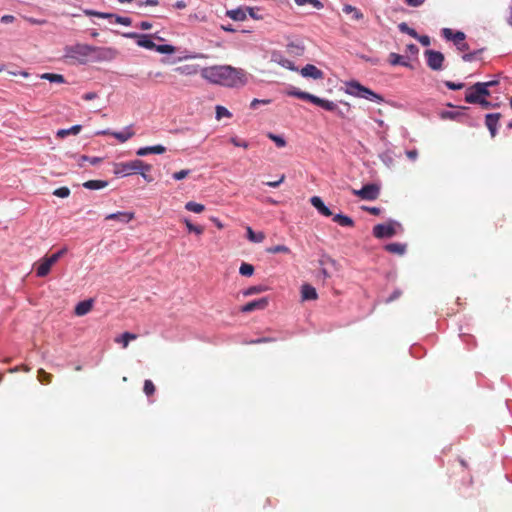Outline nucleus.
<instances>
[{"instance_id":"nucleus-28","label":"nucleus","mask_w":512,"mask_h":512,"mask_svg":"<svg viewBox=\"0 0 512 512\" xmlns=\"http://www.w3.org/2000/svg\"><path fill=\"white\" fill-rule=\"evenodd\" d=\"M52 266V263H50L46 256L43 257L36 267V275L41 278L46 277L50 273Z\"/></svg>"},{"instance_id":"nucleus-25","label":"nucleus","mask_w":512,"mask_h":512,"mask_svg":"<svg viewBox=\"0 0 512 512\" xmlns=\"http://www.w3.org/2000/svg\"><path fill=\"white\" fill-rule=\"evenodd\" d=\"M331 217L332 220L341 227H353L355 225V221L353 220V218L342 212L336 214L333 213Z\"/></svg>"},{"instance_id":"nucleus-19","label":"nucleus","mask_w":512,"mask_h":512,"mask_svg":"<svg viewBox=\"0 0 512 512\" xmlns=\"http://www.w3.org/2000/svg\"><path fill=\"white\" fill-rule=\"evenodd\" d=\"M166 150H167V148L164 145L156 144V145H151V146L140 147L136 150L135 153L138 157H145L150 154L161 155V154L165 153Z\"/></svg>"},{"instance_id":"nucleus-61","label":"nucleus","mask_w":512,"mask_h":512,"mask_svg":"<svg viewBox=\"0 0 512 512\" xmlns=\"http://www.w3.org/2000/svg\"><path fill=\"white\" fill-rule=\"evenodd\" d=\"M230 143L234 145L235 147H242L247 148L249 146L248 142L245 140L240 139L237 136H233L230 138Z\"/></svg>"},{"instance_id":"nucleus-30","label":"nucleus","mask_w":512,"mask_h":512,"mask_svg":"<svg viewBox=\"0 0 512 512\" xmlns=\"http://www.w3.org/2000/svg\"><path fill=\"white\" fill-rule=\"evenodd\" d=\"M366 100L377 103V104L387 103L393 107H397L395 102L387 101L382 94L372 90L371 88L369 89Z\"/></svg>"},{"instance_id":"nucleus-58","label":"nucleus","mask_w":512,"mask_h":512,"mask_svg":"<svg viewBox=\"0 0 512 512\" xmlns=\"http://www.w3.org/2000/svg\"><path fill=\"white\" fill-rule=\"evenodd\" d=\"M156 388H155V385L154 383L150 380V379H146L144 381V385H143V391L144 393L147 395V396H151L154 394Z\"/></svg>"},{"instance_id":"nucleus-37","label":"nucleus","mask_w":512,"mask_h":512,"mask_svg":"<svg viewBox=\"0 0 512 512\" xmlns=\"http://www.w3.org/2000/svg\"><path fill=\"white\" fill-rule=\"evenodd\" d=\"M379 159L387 168H392L394 165V152L391 149H386L379 154Z\"/></svg>"},{"instance_id":"nucleus-38","label":"nucleus","mask_w":512,"mask_h":512,"mask_svg":"<svg viewBox=\"0 0 512 512\" xmlns=\"http://www.w3.org/2000/svg\"><path fill=\"white\" fill-rule=\"evenodd\" d=\"M268 290H269V287L267 285L258 284V285H252V286L246 288L245 290H243L242 293L244 296H251V295H256V294L266 292Z\"/></svg>"},{"instance_id":"nucleus-5","label":"nucleus","mask_w":512,"mask_h":512,"mask_svg":"<svg viewBox=\"0 0 512 512\" xmlns=\"http://www.w3.org/2000/svg\"><path fill=\"white\" fill-rule=\"evenodd\" d=\"M404 228L402 224L392 218H389L384 223H378L373 226L372 235L377 239H390L397 234L403 233Z\"/></svg>"},{"instance_id":"nucleus-7","label":"nucleus","mask_w":512,"mask_h":512,"mask_svg":"<svg viewBox=\"0 0 512 512\" xmlns=\"http://www.w3.org/2000/svg\"><path fill=\"white\" fill-rule=\"evenodd\" d=\"M352 193L362 200L374 201L380 194V185L374 182L363 184L360 189H352Z\"/></svg>"},{"instance_id":"nucleus-53","label":"nucleus","mask_w":512,"mask_h":512,"mask_svg":"<svg viewBox=\"0 0 512 512\" xmlns=\"http://www.w3.org/2000/svg\"><path fill=\"white\" fill-rule=\"evenodd\" d=\"M112 19L116 24L123 25V26H131L132 25V18L127 16H121L116 13H113Z\"/></svg>"},{"instance_id":"nucleus-42","label":"nucleus","mask_w":512,"mask_h":512,"mask_svg":"<svg viewBox=\"0 0 512 512\" xmlns=\"http://www.w3.org/2000/svg\"><path fill=\"white\" fill-rule=\"evenodd\" d=\"M182 221L189 233H195L196 235L203 234L204 228L202 226L193 224L187 217H184Z\"/></svg>"},{"instance_id":"nucleus-39","label":"nucleus","mask_w":512,"mask_h":512,"mask_svg":"<svg viewBox=\"0 0 512 512\" xmlns=\"http://www.w3.org/2000/svg\"><path fill=\"white\" fill-rule=\"evenodd\" d=\"M154 51H156L160 54H163V55L170 56L176 52V47L174 45L168 44V43H165V44H156L155 43Z\"/></svg>"},{"instance_id":"nucleus-4","label":"nucleus","mask_w":512,"mask_h":512,"mask_svg":"<svg viewBox=\"0 0 512 512\" xmlns=\"http://www.w3.org/2000/svg\"><path fill=\"white\" fill-rule=\"evenodd\" d=\"M459 110L451 111V110H441L439 112V118L442 120H452L456 121L462 125L478 128L480 127V123L477 119L466 113L470 108L468 106H459Z\"/></svg>"},{"instance_id":"nucleus-47","label":"nucleus","mask_w":512,"mask_h":512,"mask_svg":"<svg viewBox=\"0 0 512 512\" xmlns=\"http://www.w3.org/2000/svg\"><path fill=\"white\" fill-rule=\"evenodd\" d=\"M268 138L272 140L278 148H283L287 145V141L283 135L269 133Z\"/></svg>"},{"instance_id":"nucleus-27","label":"nucleus","mask_w":512,"mask_h":512,"mask_svg":"<svg viewBox=\"0 0 512 512\" xmlns=\"http://www.w3.org/2000/svg\"><path fill=\"white\" fill-rule=\"evenodd\" d=\"M202 68L198 64H185L182 66H178L174 69L175 72L185 75V76H191L196 75L198 72L201 71Z\"/></svg>"},{"instance_id":"nucleus-22","label":"nucleus","mask_w":512,"mask_h":512,"mask_svg":"<svg viewBox=\"0 0 512 512\" xmlns=\"http://www.w3.org/2000/svg\"><path fill=\"white\" fill-rule=\"evenodd\" d=\"M388 62L391 66H403L412 69L413 66L407 60V57L395 52H391L388 57Z\"/></svg>"},{"instance_id":"nucleus-9","label":"nucleus","mask_w":512,"mask_h":512,"mask_svg":"<svg viewBox=\"0 0 512 512\" xmlns=\"http://www.w3.org/2000/svg\"><path fill=\"white\" fill-rule=\"evenodd\" d=\"M369 89L368 86L363 85L359 80L350 79L345 82L344 92L353 97L366 100Z\"/></svg>"},{"instance_id":"nucleus-40","label":"nucleus","mask_w":512,"mask_h":512,"mask_svg":"<svg viewBox=\"0 0 512 512\" xmlns=\"http://www.w3.org/2000/svg\"><path fill=\"white\" fill-rule=\"evenodd\" d=\"M103 160L102 157H97V156H88V155H80L79 158H78V166L80 168H82L84 165H83V162H88L90 163L91 165H97L99 163H101Z\"/></svg>"},{"instance_id":"nucleus-45","label":"nucleus","mask_w":512,"mask_h":512,"mask_svg":"<svg viewBox=\"0 0 512 512\" xmlns=\"http://www.w3.org/2000/svg\"><path fill=\"white\" fill-rule=\"evenodd\" d=\"M255 272V267L247 262H242L239 267V274L243 277H251Z\"/></svg>"},{"instance_id":"nucleus-26","label":"nucleus","mask_w":512,"mask_h":512,"mask_svg":"<svg viewBox=\"0 0 512 512\" xmlns=\"http://www.w3.org/2000/svg\"><path fill=\"white\" fill-rule=\"evenodd\" d=\"M82 130V125L75 124L69 128H60L56 131L55 136L58 139H64L69 135H78Z\"/></svg>"},{"instance_id":"nucleus-51","label":"nucleus","mask_w":512,"mask_h":512,"mask_svg":"<svg viewBox=\"0 0 512 512\" xmlns=\"http://www.w3.org/2000/svg\"><path fill=\"white\" fill-rule=\"evenodd\" d=\"M294 2L298 6H304V5L309 4L318 10H320L324 7V4L322 3L321 0H294Z\"/></svg>"},{"instance_id":"nucleus-52","label":"nucleus","mask_w":512,"mask_h":512,"mask_svg":"<svg viewBox=\"0 0 512 512\" xmlns=\"http://www.w3.org/2000/svg\"><path fill=\"white\" fill-rule=\"evenodd\" d=\"M266 252L267 253H270V254H277V253H290L291 250L288 246L286 245H283V244H278V245H275V246H272V247H269L266 249Z\"/></svg>"},{"instance_id":"nucleus-44","label":"nucleus","mask_w":512,"mask_h":512,"mask_svg":"<svg viewBox=\"0 0 512 512\" xmlns=\"http://www.w3.org/2000/svg\"><path fill=\"white\" fill-rule=\"evenodd\" d=\"M485 50H486V48L482 47L480 49H477V50H474V51H471L468 53H464L461 58L464 62H473L475 60L480 59L479 55L481 53H483Z\"/></svg>"},{"instance_id":"nucleus-12","label":"nucleus","mask_w":512,"mask_h":512,"mask_svg":"<svg viewBox=\"0 0 512 512\" xmlns=\"http://www.w3.org/2000/svg\"><path fill=\"white\" fill-rule=\"evenodd\" d=\"M154 40L164 41V38L159 36L157 33H154V34L142 33L140 38L137 41V45L141 48L154 51V48H155Z\"/></svg>"},{"instance_id":"nucleus-16","label":"nucleus","mask_w":512,"mask_h":512,"mask_svg":"<svg viewBox=\"0 0 512 512\" xmlns=\"http://www.w3.org/2000/svg\"><path fill=\"white\" fill-rule=\"evenodd\" d=\"M271 60L289 71H299V68L295 65V63L285 58L280 51H274L271 55Z\"/></svg>"},{"instance_id":"nucleus-35","label":"nucleus","mask_w":512,"mask_h":512,"mask_svg":"<svg viewBox=\"0 0 512 512\" xmlns=\"http://www.w3.org/2000/svg\"><path fill=\"white\" fill-rule=\"evenodd\" d=\"M287 49L295 56H302L305 51V46L302 41H291L287 44Z\"/></svg>"},{"instance_id":"nucleus-17","label":"nucleus","mask_w":512,"mask_h":512,"mask_svg":"<svg viewBox=\"0 0 512 512\" xmlns=\"http://www.w3.org/2000/svg\"><path fill=\"white\" fill-rule=\"evenodd\" d=\"M501 118V113H487L485 115V125L488 128L491 137H495L498 133V123Z\"/></svg>"},{"instance_id":"nucleus-34","label":"nucleus","mask_w":512,"mask_h":512,"mask_svg":"<svg viewBox=\"0 0 512 512\" xmlns=\"http://www.w3.org/2000/svg\"><path fill=\"white\" fill-rule=\"evenodd\" d=\"M342 11L346 14H352V18L355 21H361L364 19L363 12L359 8H357L351 4H344L342 7Z\"/></svg>"},{"instance_id":"nucleus-2","label":"nucleus","mask_w":512,"mask_h":512,"mask_svg":"<svg viewBox=\"0 0 512 512\" xmlns=\"http://www.w3.org/2000/svg\"><path fill=\"white\" fill-rule=\"evenodd\" d=\"M118 53L116 48L91 44L76 43L64 47V57L73 59L80 65L112 62L116 59Z\"/></svg>"},{"instance_id":"nucleus-32","label":"nucleus","mask_w":512,"mask_h":512,"mask_svg":"<svg viewBox=\"0 0 512 512\" xmlns=\"http://www.w3.org/2000/svg\"><path fill=\"white\" fill-rule=\"evenodd\" d=\"M226 16L233 21H244L246 19V7H237L227 10Z\"/></svg>"},{"instance_id":"nucleus-62","label":"nucleus","mask_w":512,"mask_h":512,"mask_svg":"<svg viewBox=\"0 0 512 512\" xmlns=\"http://www.w3.org/2000/svg\"><path fill=\"white\" fill-rule=\"evenodd\" d=\"M258 12L259 8L257 7H246V15L248 14L254 20L262 19V16Z\"/></svg>"},{"instance_id":"nucleus-11","label":"nucleus","mask_w":512,"mask_h":512,"mask_svg":"<svg viewBox=\"0 0 512 512\" xmlns=\"http://www.w3.org/2000/svg\"><path fill=\"white\" fill-rule=\"evenodd\" d=\"M441 36L446 41L452 42L455 46L466 39V34L463 31L453 30L447 27L441 29Z\"/></svg>"},{"instance_id":"nucleus-50","label":"nucleus","mask_w":512,"mask_h":512,"mask_svg":"<svg viewBox=\"0 0 512 512\" xmlns=\"http://www.w3.org/2000/svg\"><path fill=\"white\" fill-rule=\"evenodd\" d=\"M398 29L401 33L407 34L412 38H415L418 33L414 28L410 27L406 22L399 23Z\"/></svg>"},{"instance_id":"nucleus-59","label":"nucleus","mask_w":512,"mask_h":512,"mask_svg":"<svg viewBox=\"0 0 512 512\" xmlns=\"http://www.w3.org/2000/svg\"><path fill=\"white\" fill-rule=\"evenodd\" d=\"M191 173L190 169H183L172 174V178L175 181H181L185 179Z\"/></svg>"},{"instance_id":"nucleus-6","label":"nucleus","mask_w":512,"mask_h":512,"mask_svg":"<svg viewBox=\"0 0 512 512\" xmlns=\"http://www.w3.org/2000/svg\"><path fill=\"white\" fill-rule=\"evenodd\" d=\"M490 96L491 91L486 88V85L476 82L466 89L464 101L468 104L481 105Z\"/></svg>"},{"instance_id":"nucleus-63","label":"nucleus","mask_w":512,"mask_h":512,"mask_svg":"<svg viewBox=\"0 0 512 512\" xmlns=\"http://www.w3.org/2000/svg\"><path fill=\"white\" fill-rule=\"evenodd\" d=\"M414 39H416L424 47H428L431 44V39L428 35H420L417 33V36Z\"/></svg>"},{"instance_id":"nucleus-20","label":"nucleus","mask_w":512,"mask_h":512,"mask_svg":"<svg viewBox=\"0 0 512 512\" xmlns=\"http://www.w3.org/2000/svg\"><path fill=\"white\" fill-rule=\"evenodd\" d=\"M135 218L132 211H116L105 216V220H115L122 224H127Z\"/></svg>"},{"instance_id":"nucleus-8","label":"nucleus","mask_w":512,"mask_h":512,"mask_svg":"<svg viewBox=\"0 0 512 512\" xmlns=\"http://www.w3.org/2000/svg\"><path fill=\"white\" fill-rule=\"evenodd\" d=\"M427 66L433 71H441L444 69L445 56L441 51L434 49H426L424 51Z\"/></svg>"},{"instance_id":"nucleus-31","label":"nucleus","mask_w":512,"mask_h":512,"mask_svg":"<svg viewBox=\"0 0 512 512\" xmlns=\"http://www.w3.org/2000/svg\"><path fill=\"white\" fill-rule=\"evenodd\" d=\"M109 182L107 180L92 179L82 183V187L88 190H101L107 187Z\"/></svg>"},{"instance_id":"nucleus-60","label":"nucleus","mask_w":512,"mask_h":512,"mask_svg":"<svg viewBox=\"0 0 512 512\" xmlns=\"http://www.w3.org/2000/svg\"><path fill=\"white\" fill-rule=\"evenodd\" d=\"M272 102L271 99H258V98H254L249 107L250 109H257L258 106H260L261 104L262 105H267V104H270Z\"/></svg>"},{"instance_id":"nucleus-43","label":"nucleus","mask_w":512,"mask_h":512,"mask_svg":"<svg viewBox=\"0 0 512 512\" xmlns=\"http://www.w3.org/2000/svg\"><path fill=\"white\" fill-rule=\"evenodd\" d=\"M137 338V335L125 331L123 332L118 338H116V342L121 343L124 348H126L130 341L135 340Z\"/></svg>"},{"instance_id":"nucleus-57","label":"nucleus","mask_w":512,"mask_h":512,"mask_svg":"<svg viewBox=\"0 0 512 512\" xmlns=\"http://www.w3.org/2000/svg\"><path fill=\"white\" fill-rule=\"evenodd\" d=\"M71 191L67 186H61L53 191V195L59 198L69 197Z\"/></svg>"},{"instance_id":"nucleus-48","label":"nucleus","mask_w":512,"mask_h":512,"mask_svg":"<svg viewBox=\"0 0 512 512\" xmlns=\"http://www.w3.org/2000/svg\"><path fill=\"white\" fill-rule=\"evenodd\" d=\"M409 352H410V355L416 359H420L426 354L425 349L421 345H418V344H413L410 347Z\"/></svg>"},{"instance_id":"nucleus-10","label":"nucleus","mask_w":512,"mask_h":512,"mask_svg":"<svg viewBox=\"0 0 512 512\" xmlns=\"http://www.w3.org/2000/svg\"><path fill=\"white\" fill-rule=\"evenodd\" d=\"M269 301L270 298L268 296L254 299L241 306L240 311L243 313H250L256 310H264L268 306Z\"/></svg>"},{"instance_id":"nucleus-1","label":"nucleus","mask_w":512,"mask_h":512,"mask_svg":"<svg viewBox=\"0 0 512 512\" xmlns=\"http://www.w3.org/2000/svg\"><path fill=\"white\" fill-rule=\"evenodd\" d=\"M200 75L210 84L229 89L244 87L251 77L246 70L228 64L203 67Z\"/></svg>"},{"instance_id":"nucleus-54","label":"nucleus","mask_w":512,"mask_h":512,"mask_svg":"<svg viewBox=\"0 0 512 512\" xmlns=\"http://www.w3.org/2000/svg\"><path fill=\"white\" fill-rule=\"evenodd\" d=\"M67 251H68L67 247H63L60 250H58L57 252H55L49 256H46V258L50 261V263H52V265H54L55 263H57L59 261V259L62 256H64L67 253Z\"/></svg>"},{"instance_id":"nucleus-36","label":"nucleus","mask_w":512,"mask_h":512,"mask_svg":"<svg viewBox=\"0 0 512 512\" xmlns=\"http://www.w3.org/2000/svg\"><path fill=\"white\" fill-rule=\"evenodd\" d=\"M41 79L47 80L50 83L64 84L66 79L62 74L46 72L40 76Z\"/></svg>"},{"instance_id":"nucleus-21","label":"nucleus","mask_w":512,"mask_h":512,"mask_svg":"<svg viewBox=\"0 0 512 512\" xmlns=\"http://www.w3.org/2000/svg\"><path fill=\"white\" fill-rule=\"evenodd\" d=\"M94 305V300L92 298H88L82 301H79L74 308V313L77 316H84L88 314Z\"/></svg>"},{"instance_id":"nucleus-46","label":"nucleus","mask_w":512,"mask_h":512,"mask_svg":"<svg viewBox=\"0 0 512 512\" xmlns=\"http://www.w3.org/2000/svg\"><path fill=\"white\" fill-rule=\"evenodd\" d=\"M185 209L190 212L200 214L205 210V205L195 201H189L185 204Z\"/></svg>"},{"instance_id":"nucleus-3","label":"nucleus","mask_w":512,"mask_h":512,"mask_svg":"<svg viewBox=\"0 0 512 512\" xmlns=\"http://www.w3.org/2000/svg\"><path fill=\"white\" fill-rule=\"evenodd\" d=\"M285 94L290 97L307 101L329 112H334V110H337V104L335 102L328 100L326 98H321L309 92L302 91L301 89L293 85L288 86L287 90L285 91Z\"/></svg>"},{"instance_id":"nucleus-33","label":"nucleus","mask_w":512,"mask_h":512,"mask_svg":"<svg viewBox=\"0 0 512 512\" xmlns=\"http://www.w3.org/2000/svg\"><path fill=\"white\" fill-rule=\"evenodd\" d=\"M246 238L252 243H261L265 239V234L262 231H255L252 227H246Z\"/></svg>"},{"instance_id":"nucleus-41","label":"nucleus","mask_w":512,"mask_h":512,"mask_svg":"<svg viewBox=\"0 0 512 512\" xmlns=\"http://www.w3.org/2000/svg\"><path fill=\"white\" fill-rule=\"evenodd\" d=\"M83 12L86 16H94L102 19H107L109 21L112 20L113 16V13L111 12H101L94 9H84Z\"/></svg>"},{"instance_id":"nucleus-56","label":"nucleus","mask_w":512,"mask_h":512,"mask_svg":"<svg viewBox=\"0 0 512 512\" xmlns=\"http://www.w3.org/2000/svg\"><path fill=\"white\" fill-rule=\"evenodd\" d=\"M443 84L445 85V87L447 89L452 90V91H458L465 87V84L463 82H453L450 80L443 81Z\"/></svg>"},{"instance_id":"nucleus-29","label":"nucleus","mask_w":512,"mask_h":512,"mask_svg":"<svg viewBox=\"0 0 512 512\" xmlns=\"http://www.w3.org/2000/svg\"><path fill=\"white\" fill-rule=\"evenodd\" d=\"M135 132L132 129V125L124 127L122 131H115L112 136L117 139L120 143H124L134 136Z\"/></svg>"},{"instance_id":"nucleus-14","label":"nucleus","mask_w":512,"mask_h":512,"mask_svg":"<svg viewBox=\"0 0 512 512\" xmlns=\"http://www.w3.org/2000/svg\"><path fill=\"white\" fill-rule=\"evenodd\" d=\"M114 164V171L113 173L117 177H127L131 175L132 173H135V164L134 160H131L129 162H119V163H113Z\"/></svg>"},{"instance_id":"nucleus-55","label":"nucleus","mask_w":512,"mask_h":512,"mask_svg":"<svg viewBox=\"0 0 512 512\" xmlns=\"http://www.w3.org/2000/svg\"><path fill=\"white\" fill-rule=\"evenodd\" d=\"M37 377L41 384H49L52 379V375L50 373H47L44 369L40 368L37 371Z\"/></svg>"},{"instance_id":"nucleus-13","label":"nucleus","mask_w":512,"mask_h":512,"mask_svg":"<svg viewBox=\"0 0 512 512\" xmlns=\"http://www.w3.org/2000/svg\"><path fill=\"white\" fill-rule=\"evenodd\" d=\"M309 202L320 215L324 217H331L333 215L331 208L325 204L322 197L314 195L310 197Z\"/></svg>"},{"instance_id":"nucleus-15","label":"nucleus","mask_w":512,"mask_h":512,"mask_svg":"<svg viewBox=\"0 0 512 512\" xmlns=\"http://www.w3.org/2000/svg\"><path fill=\"white\" fill-rule=\"evenodd\" d=\"M298 72L303 78L307 79L319 80L324 77L323 71L313 64H306Z\"/></svg>"},{"instance_id":"nucleus-18","label":"nucleus","mask_w":512,"mask_h":512,"mask_svg":"<svg viewBox=\"0 0 512 512\" xmlns=\"http://www.w3.org/2000/svg\"><path fill=\"white\" fill-rule=\"evenodd\" d=\"M134 164H135V173H138L141 175V177L147 182V183H151L153 182L154 178L149 175L147 172H150L152 170V165L140 160V159H135L134 160Z\"/></svg>"},{"instance_id":"nucleus-49","label":"nucleus","mask_w":512,"mask_h":512,"mask_svg":"<svg viewBox=\"0 0 512 512\" xmlns=\"http://www.w3.org/2000/svg\"><path fill=\"white\" fill-rule=\"evenodd\" d=\"M224 117L230 118V117H232V113L226 107H224L222 105H216L215 118L217 120H221Z\"/></svg>"},{"instance_id":"nucleus-23","label":"nucleus","mask_w":512,"mask_h":512,"mask_svg":"<svg viewBox=\"0 0 512 512\" xmlns=\"http://www.w3.org/2000/svg\"><path fill=\"white\" fill-rule=\"evenodd\" d=\"M318 298V293L312 285L305 283L301 286L302 301H312Z\"/></svg>"},{"instance_id":"nucleus-24","label":"nucleus","mask_w":512,"mask_h":512,"mask_svg":"<svg viewBox=\"0 0 512 512\" xmlns=\"http://www.w3.org/2000/svg\"><path fill=\"white\" fill-rule=\"evenodd\" d=\"M384 250L396 255H404L407 250V244L406 243H400V242H391L384 245Z\"/></svg>"},{"instance_id":"nucleus-64","label":"nucleus","mask_w":512,"mask_h":512,"mask_svg":"<svg viewBox=\"0 0 512 512\" xmlns=\"http://www.w3.org/2000/svg\"><path fill=\"white\" fill-rule=\"evenodd\" d=\"M406 52L409 53L412 57L417 58L419 54V47L414 43H409L406 46Z\"/></svg>"}]
</instances>
